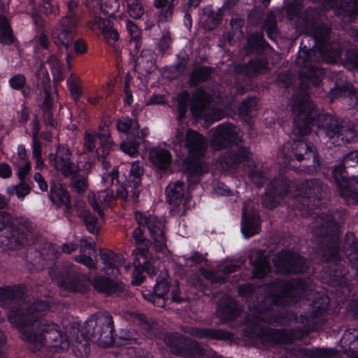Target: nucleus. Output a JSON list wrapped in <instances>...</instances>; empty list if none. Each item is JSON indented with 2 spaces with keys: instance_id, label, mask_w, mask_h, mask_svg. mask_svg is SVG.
I'll list each match as a JSON object with an SVG mask.
<instances>
[{
  "instance_id": "obj_1",
  "label": "nucleus",
  "mask_w": 358,
  "mask_h": 358,
  "mask_svg": "<svg viewBox=\"0 0 358 358\" xmlns=\"http://www.w3.org/2000/svg\"><path fill=\"white\" fill-rule=\"evenodd\" d=\"M48 303L42 300L31 306H25L10 316V322L21 328V338L27 343L29 349L35 352L46 345L56 351L67 350L73 336L64 334L55 323L41 320L43 313L48 310Z\"/></svg>"
},
{
  "instance_id": "obj_2",
  "label": "nucleus",
  "mask_w": 358,
  "mask_h": 358,
  "mask_svg": "<svg viewBox=\"0 0 358 358\" xmlns=\"http://www.w3.org/2000/svg\"><path fill=\"white\" fill-rule=\"evenodd\" d=\"M316 51L312 48L301 49L296 59V64L301 68L299 91L289 101V106L294 115L293 132L305 136L310 131L311 122L317 117L318 110L309 100L310 84L317 86L324 76V71L317 65L319 59Z\"/></svg>"
},
{
  "instance_id": "obj_3",
  "label": "nucleus",
  "mask_w": 358,
  "mask_h": 358,
  "mask_svg": "<svg viewBox=\"0 0 358 358\" xmlns=\"http://www.w3.org/2000/svg\"><path fill=\"white\" fill-rule=\"evenodd\" d=\"M327 303H313V309L310 313L301 315V329H275L265 324H285L287 320L283 314H276L273 310H266L255 313L250 321L249 327L251 333L264 344H287L308 334L310 331L319 329L323 324V316L327 310Z\"/></svg>"
},
{
  "instance_id": "obj_4",
  "label": "nucleus",
  "mask_w": 358,
  "mask_h": 358,
  "mask_svg": "<svg viewBox=\"0 0 358 358\" xmlns=\"http://www.w3.org/2000/svg\"><path fill=\"white\" fill-rule=\"evenodd\" d=\"M338 229V225L331 215L322 214L314 217L311 231L317 238L318 253L322 261L336 263L341 259Z\"/></svg>"
},
{
  "instance_id": "obj_5",
  "label": "nucleus",
  "mask_w": 358,
  "mask_h": 358,
  "mask_svg": "<svg viewBox=\"0 0 358 358\" xmlns=\"http://www.w3.org/2000/svg\"><path fill=\"white\" fill-rule=\"evenodd\" d=\"M332 175L339 195L348 204L358 203V150L345 155Z\"/></svg>"
},
{
  "instance_id": "obj_6",
  "label": "nucleus",
  "mask_w": 358,
  "mask_h": 358,
  "mask_svg": "<svg viewBox=\"0 0 358 358\" xmlns=\"http://www.w3.org/2000/svg\"><path fill=\"white\" fill-rule=\"evenodd\" d=\"M280 155L285 166H292L291 162L296 159L301 163L299 171L308 174L315 173L320 166V157L315 147L303 141L285 144Z\"/></svg>"
},
{
  "instance_id": "obj_7",
  "label": "nucleus",
  "mask_w": 358,
  "mask_h": 358,
  "mask_svg": "<svg viewBox=\"0 0 358 358\" xmlns=\"http://www.w3.org/2000/svg\"><path fill=\"white\" fill-rule=\"evenodd\" d=\"M318 125L334 145L348 143L356 136L353 125L348 120L331 114H322L319 116Z\"/></svg>"
},
{
  "instance_id": "obj_8",
  "label": "nucleus",
  "mask_w": 358,
  "mask_h": 358,
  "mask_svg": "<svg viewBox=\"0 0 358 358\" xmlns=\"http://www.w3.org/2000/svg\"><path fill=\"white\" fill-rule=\"evenodd\" d=\"M79 3L76 0L67 2V13L63 16L52 31V38L57 46L63 45L66 50L71 45L80 20L77 9Z\"/></svg>"
},
{
  "instance_id": "obj_9",
  "label": "nucleus",
  "mask_w": 358,
  "mask_h": 358,
  "mask_svg": "<svg viewBox=\"0 0 358 358\" xmlns=\"http://www.w3.org/2000/svg\"><path fill=\"white\" fill-rule=\"evenodd\" d=\"M113 317L106 312L94 314L86 322L87 335L101 347L107 348L113 344Z\"/></svg>"
},
{
  "instance_id": "obj_10",
  "label": "nucleus",
  "mask_w": 358,
  "mask_h": 358,
  "mask_svg": "<svg viewBox=\"0 0 358 358\" xmlns=\"http://www.w3.org/2000/svg\"><path fill=\"white\" fill-rule=\"evenodd\" d=\"M280 292L273 295L274 304L281 306H290L303 298H308L313 292L307 282L301 278L280 280L277 282Z\"/></svg>"
},
{
  "instance_id": "obj_11",
  "label": "nucleus",
  "mask_w": 358,
  "mask_h": 358,
  "mask_svg": "<svg viewBox=\"0 0 358 358\" xmlns=\"http://www.w3.org/2000/svg\"><path fill=\"white\" fill-rule=\"evenodd\" d=\"M117 129L127 134V140L120 145V149L130 156L136 155L140 140H143L145 134L143 131H140L138 124L136 120L124 118L117 122Z\"/></svg>"
},
{
  "instance_id": "obj_12",
  "label": "nucleus",
  "mask_w": 358,
  "mask_h": 358,
  "mask_svg": "<svg viewBox=\"0 0 358 358\" xmlns=\"http://www.w3.org/2000/svg\"><path fill=\"white\" fill-rule=\"evenodd\" d=\"M276 273L297 274L304 272L307 268L306 260L297 253L282 251L273 258Z\"/></svg>"
},
{
  "instance_id": "obj_13",
  "label": "nucleus",
  "mask_w": 358,
  "mask_h": 358,
  "mask_svg": "<svg viewBox=\"0 0 358 358\" xmlns=\"http://www.w3.org/2000/svg\"><path fill=\"white\" fill-rule=\"evenodd\" d=\"M59 252L51 243H44L38 248L31 247L28 249L25 260L35 266L36 269H41L52 266L58 258Z\"/></svg>"
},
{
  "instance_id": "obj_14",
  "label": "nucleus",
  "mask_w": 358,
  "mask_h": 358,
  "mask_svg": "<svg viewBox=\"0 0 358 358\" xmlns=\"http://www.w3.org/2000/svg\"><path fill=\"white\" fill-rule=\"evenodd\" d=\"M183 137V132L178 129L173 142L176 145H181L183 143L192 158H199L204 155L207 143L206 139L203 135L192 129H188L186 131L184 141Z\"/></svg>"
},
{
  "instance_id": "obj_15",
  "label": "nucleus",
  "mask_w": 358,
  "mask_h": 358,
  "mask_svg": "<svg viewBox=\"0 0 358 358\" xmlns=\"http://www.w3.org/2000/svg\"><path fill=\"white\" fill-rule=\"evenodd\" d=\"M211 131V146L216 150L224 149L241 141L240 129L231 124H221Z\"/></svg>"
},
{
  "instance_id": "obj_16",
  "label": "nucleus",
  "mask_w": 358,
  "mask_h": 358,
  "mask_svg": "<svg viewBox=\"0 0 358 358\" xmlns=\"http://www.w3.org/2000/svg\"><path fill=\"white\" fill-rule=\"evenodd\" d=\"M71 152L69 149L59 145L56 153L49 155V162L62 176H71L78 171V165L71 161Z\"/></svg>"
},
{
  "instance_id": "obj_17",
  "label": "nucleus",
  "mask_w": 358,
  "mask_h": 358,
  "mask_svg": "<svg viewBox=\"0 0 358 358\" xmlns=\"http://www.w3.org/2000/svg\"><path fill=\"white\" fill-rule=\"evenodd\" d=\"M290 187L289 180L280 177L272 181L267 187L262 199V203L266 208H275L287 194Z\"/></svg>"
},
{
  "instance_id": "obj_18",
  "label": "nucleus",
  "mask_w": 358,
  "mask_h": 358,
  "mask_svg": "<svg viewBox=\"0 0 358 358\" xmlns=\"http://www.w3.org/2000/svg\"><path fill=\"white\" fill-rule=\"evenodd\" d=\"M49 199L57 208L64 206V213L70 220L73 215L76 207L71 204V197L66 187L62 184L52 182L50 185Z\"/></svg>"
},
{
  "instance_id": "obj_19",
  "label": "nucleus",
  "mask_w": 358,
  "mask_h": 358,
  "mask_svg": "<svg viewBox=\"0 0 358 358\" xmlns=\"http://www.w3.org/2000/svg\"><path fill=\"white\" fill-rule=\"evenodd\" d=\"M22 294V293L21 290L17 287H6L0 288V301L2 303V306L11 309L10 313L8 316L9 320L10 316L13 312L22 308L25 306H31L36 301H35L30 303H20V297Z\"/></svg>"
},
{
  "instance_id": "obj_20",
  "label": "nucleus",
  "mask_w": 358,
  "mask_h": 358,
  "mask_svg": "<svg viewBox=\"0 0 358 358\" xmlns=\"http://www.w3.org/2000/svg\"><path fill=\"white\" fill-rule=\"evenodd\" d=\"M145 226L150 233L151 238L154 240L156 251L163 252L166 248L164 222L155 215H149L145 219Z\"/></svg>"
},
{
  "instance_id": "obj_21",
  "label": "nucleus",
  "mask_w": 358,
  "mask_h": 358,
  "mask_svg": "<svg viewBox=\"0 0 358 358\" xmlns=\"http://www.w3.org/2000/svg\"><path fill=\"white\" fill-rule=\"evenodd\" d=\"M327 193V187L320 179L314 178L303 182L300 194L313 202L323 199Z\"/></svg>"
},
{
  "instance_id": "obj_22",
  "label": "nucleus",
  "mask_w": 358,
  "mask_h": 358,
  "mask_svg": "<svg viewBox=\"0 0 358 358\" xmlns=\"http://www.w3.org/2000/svg\"><path fill=\"white\" fill-rule=\"evenodd\" d=\"M92 285L99 292L106 295L120 296L125 290L124 285L107 277H97L92 280Z\"/></svg>"
},
{
  "instance_id": "obj_23",
  "label": "nucleus",
  "mask_w": 358,
  "mask_h": 358,
  "mask_svg": "<svg viewBox=\"0 0 358 358\" xmlns=\"http://www.w3.org/2000/svg\"><path fill=\"white\" fill-rule=\"evenodd\" d=\"M100 258L103 264V271L107 275H117L120 273L119 267L124 264L121 255L111 250L101 248L99 250Z\"/></svg>"
},
{
  "instance_id": "obj_24",
  "label": "nucleus",
  "mask_w": 358,
  "mask_h": 358,
  "mask_svg": "<svg viewBox=\"0 0 358 358\" xmlns=\"http://www.w3.org/2000/svg\"><path fill=\"white\" fill-rule=\"evenodd\" d=\"M185 331L198 338L227 341L232 339V334L222 329L187 327Z\"/></svg>"
},
{
  "instance_id": "obj_25",
  "label": "nucleus",
  "mask_w": 358,
  "mask_h": 358,
  "mask_svg": "<svg viewBox=\"0 0 358 358\" xmlns=\"http://www.w3.org/2000/svg\"><path fill=\"white\" fill-rule=\"evenodd\" d=\"M164 341L173 354L188 357L189 355V339L178 334H172L166 335L164 337Z\"/></svg>"
},
{
  "instance_id": "obj_26",
  "label": "nucleus",
  "mask_w": 358,
  "mask_h": 358,
  "mask_svg": "<svg viewBox=\"0 0 358 358\" xmlns=\"http://www.w3.org/2000/svg\"><path fill=\"white\" fill-rule=\"evenodd\" d=\"M82 275L72 268L64 270L57 276L58 285L71 292H80L82 290Z\"/></svg>"
},
{
  "instance_id": "obj_27",
  "label": "nucleus",
  "mask_w": 358,
  "mask_h": 358,
  "mask_svg": "<svg viewBox=\"0 0 358 358\" xmlns=\"http://www.w3.org/2000/svg\"><path fill=\"white\" fill-rule=\"evenodd\" d=\"M169 291V282L166 279L157 281L153 292H145L143 293V297L152 302L157 307L165 308L167 299L165 296Z\"/></svg>"
},
{
  "instance_id": "obj_28",
  "label": "nucleus",
  "mask_w": 358,
  "mask_h": 358,
  "mask_svg": "<svg viewBox=\"0 0 358 358\" xmlns=\"http://www.w3.org/2000/svg\"><path fill=\"white\" fill-rule=\"evenodd\" d=\"M268 70V62L266 59L252 60L248 64H239L234 66L236 75H243L248 78L265 73Z\"/></svg>"
},
{
  "instance_id": "obj_29",
  "label": "nucleus",
  "mask_w": 358,
  "mask_h": 358,
  "mask_svg": "<svg viewBox=\"0 0 358 358\" xmlns=\"http://www.w3.org/2000/svg\"><path fill=\"white\" fill-rule=\"evenodd\" d=\"M0 241L6 250H16L24 247L27 241L23 232H20L14 226L5 233Z\"/></svg>"
},
{
  "instance_id": "obj_30",
  "label": "nucleus",
  "mask_w": 358,
  "mask_h": 358,
  "mask_svg": "<svg viewBox=\"0 0 358 358\" xmlns=\"http://www.w3.org/2000/svg\"><path fill=\"white\" fill-rule=\"evenodd\" d=\"M241 311V307L229 296L222 297L217 303V313L224 320L235 319Z\"/></svg>"
},
{
  "instance_id": "obj_31",
  "label": "nucleus",
  "mask_w": 358,
  "mask_h": 358,
  "mask_svg": "<svg viewBox=\"0 0 358 358\" xmlns=\"http://www.w3.org/2000/svg\"><path fill=\"white\" fill-rule=\"evenodd\" d=\"M133 317L138 322V325L148 338H152L161 336L162 327L157 321L143 313L137 312L133 313Z\"/></svg>"
},
{
  "instance_id": "obj_32",
  "label": "nucleus",
  "mask_w": 358,
  "mask_h": 358,
  "mask_svg": "<svg viewBox=\"0 0 358 358\" xmlns=\"http://www.w3.org/2000/svg\"><path fill=\"white\" fill-rule=\"evenodd\" d=\"M178 0H154L153 6L159 10L157 15V23L164 24L172 20L175 6Z\"/></svg>"
},
{
  "instance_id": "obj_33",
  "label": "nucleus",
  "mask_w": 358,
  "mask_h": 358,
  "mask_svg": "<svg viewBox=\"0 0 358 358\" xmlns=\"http://www.w3.org/2000/svg\"><path fill=\"white\" fill-rule=\"evenodd\" d=\"M241 230L245 237H250L259 231V216L255 211L248 212L243 208Z\"/></svg>"
},
{
  "instance_id": "obj_34",
  "label": "nucleus",
  "mask_w": 358,
  "mask_h": 358,
  "mask_svg": "<svg viewBox=\"0 0 358 358\" xmlns=\"http://www.w3.org/2000/svg\"><path fill=\"white\" fill-rule=\"evenodd\" d=\"M248 176L251 181L257 187L263 186L268 180L266 169L263 164L255 160L248 163Z\"/></svg>"
},
{
  "instance_id": "obj_35",
  "label": "nucleus",
  "mask_w": 358,
  "mask_h": 358,
  "mask_svg": "<svg viewBox=\"0 0 358 358\" xmlns=\"http://www.w3.org/2000/svg\"><path fill=\"white\" fill-rule=\"evenodd\" d=\"M250 152L245 147H241L237 152L227 153L222 157L221 165L223 169H231L243 162L249 159Z\"/></svg>"
},
{
  "instance_id": "obj_36",
  "label": "nucleus",
  "mask_w": 358,
  "mask_h": 358,
  "mask_svg": "<svg viewBox=\"0 0 358 358\" xmlns=\"http://www.w3.org/2000/svg\"><path fill=\"white\" fill-rule=\"evenodd\" d=\"M210 103V97L204 90L202 89L196 90L192 94L190 102V108L193 115L201 116Z\"/></svg>"
},
{
  "instance_id": "obj_37",
  "label": "nucleus",
  "mask_w": 358,
  "mask_h": 358,
  "mask_svg": "<svg viewBox=\"0 0 358 358\" xmlns=\"http://www.w3.org/2000/svg\"><path fill=\"white\" fill-rule=\"evenodd\" d=\"M149 158L152 164L159 170H166L171 162V153L164 148H152L150 151Z\"/></svg>"
},
{
  "instance_id": "obj_38",
  "label": "nucleus",
  "mask_w": 358,
  "mask_h": 358,
  "mask_svg": "<svg viewBox=\"0 0 358 358\" xmlns=\"http://www.w3.org/2000/svg\"><path fill=\"white\" fill-rule=\"evenodd\" d=\"M215 69L210 66L196 65L189 75L188 84L190 87H196L201 83L210 79L214 73Z\"/></svg>"
},
{
  "instance_id": "obj_39",
  "label": "nucleus",
  "mask_w": 358,
  "mask_h": 358,
  "mask_svg": "<svg viewBox=\"0 0 358 358\" xmlns=\"http://www.w3.org/2000/svg\"><path fill=\"white\" fill-rule=\"evenodd\" d=\"M166 195L171 205H180L184 197V182L180 180L170 182L166 188Z\"/></svg>"
},
{
  "instance_id": "obj_40",
  "label": "nucleus",
  "mask_w": 358,
  "mask_h": 358,
  "mask_svg": "<svg viewBox=\"0 0 358 358\" xmlns=\"http://www.w3.org/2000/svg\"><path fill=\"white\" fill-rule=\"evenodd\" d=\"M267 47L263 36L259 34H251L248 36L245 50L247 55L261 54Z\"/></svg>"
},
{
  "instance_id": "obj_41",
  "label": "nucleus",
  "mask_w": 358,
  "mask_h": 358,
  "mask_svg": "<svg viewBox=\"0 0 358 358\" xmlns=\"http://www.w3.org/2000/svg\"><path fill=\"white\" fill-rule=\"evenodd\" d=\"M352 92H355V89L350 83L344 82L341 78L337 79L335 87L329 92L331 101L340 97L351 98Z\"/></svg>"
},
{
  "instance_id": "obj_42",
  "label": "nucleus",
  "mask_w": 358,
  "mask_h": 358,
  "mask_svg": "<svg viewBox=\"0 0 358 358\" xmlns=\"http://www.w3.org/2000/svg\"><path fill=\"white\" fill-rule=\"evenodd\" d=\"M81 169L78 166V171L71 176H63L66 178H69V186L78 194H83L85 192L88 187L87 177L81 174Z\"/></svg>"
},
{
  "instance_id": "obj_43",
  "label": "nucleus",
  "mask_w": 358,
  "mask_h": 358,
  "mask_svg": "<svg viewBox=\"0 0 358 358\" xmlns=\"http://www.w3.org/2000/svg\"><path fill=\"white\" fill-rule=\"evenodd\" d=\"M346 253L348 261L352 266L358 263V243L356 241L355 234L348 232L345 236Z\"/></svg>"
},
{
  "instance_id": "obj_44",
  "label": "nucleus",
  "mask_w": 358,
  "mask_h": 358,
  "mask_svg": "<svg viewBox=\"0 0 358 358\" xmlns=\"http://www.w3.org/2000/svg\"><path fill=\"white\" fill-rule=\"evenodd\" d=\"M208 166L206 163L199 158H192L187 166V173L191 178H194L192 180L198 182L197 176L207 172Z\"/></svg>"
},
{
  "instance_id": "obj_45",
  "label": "nucleus",
  "mask_w": 358,
  "mask_h": 358,
  "mask_svg": "<svg viewBox=\"0 0 358 358\" xmlns=\"http://www.w3.org/2000/svg\"><path fill=\"white\" fill-rule=\"evenodd\" d=\"M78 215L83 220L87 230L92 234H97L101 228L95 215L87 210H81L78 212Z\"/></svg>"
},
{
  "instance_id": "obj_46",
  "label": "nucleus",
  "mask_w": 358,
  "mask_h": 358,
  "mask_svg": "<svg viewBox=\"0 0 358 358\" xmlns=\"http://www.w3.org/2000/svg\"><path fill=\"white\" fill-rule=\"evenodd\" d=\"M48 97H44L41 109L43 110V121L47 128L55 129L57 127V122L53 118L52 113V100H48Z\"/></svg>"
},
{
  "instance_id": "obj_47",
  "label": "nucleus",
  "mask_w": 358,
  "mask_h": 358,
  "mask_svg": "<svg viewBox=\"0 0 358 358\" xmlns=\"http://www.w3.org/2000/svg\"><path fill=\"white\" fill-rule=\"evenodd\" d=\"M132 236L141 255L145 257L152 244L150 241L144 236L141 227L136 228Z\"/></svg>"
},
{
  "instance_id": "obj_48",
  "label": "nucleus",
  "mask_w": 358,
  "mask_h": 358,
  "mask_svg": "<svg viewBox=\"0 0 358 358\" xmlns=\"http://www.w3.org/2000/svg\"><path fill=\"white\" fill-rule=\"evenodd\" d=\"M14 37L8 19L3 15L0 16V43L4 45L13 43Z\"/></svg>"
},
{
  "instance_id": "obj_49",
  "label": "nucleus",
  "mask_w": 358,
  "mask_h": 358,
  "mask_svg": "<svg viewBox=\"0 0 358 358\" xmlns=\"http://www.w3.org/2000/svg\"><path fill=\"white\" fill-rule=\"evenodd\" d=\"M257 101L255 97L243 100L238 108L239 113L243 117H252L257 110Z\"/></svg>"
},
{
  "instance_id": "obj_50",
  "label": "nucleus",
  "mask_w": 358,
  "mask_h": 358,
  "mask_svg": "<svg viewBox=\"0 0 358 358\" xmlns=\"http://www.w3.org/2000/svg\"><path fill=\"white\" fill-rule=\"evenodd\" d=\"M263 29L271 40H275L278 35L276 17L273 13H268L263 24Z\"/></svg>"
},
{
  "instance_id": "obj_51",
  "label": "nucleus",
  "mask_w": 358,
  "mask_h": 358,
  "mask_svg": "<svg viewBox=\"0 0 358 358\" xmlns=\"http://www.w3.org/2000/svg\"><path fill=\"white\" fill-rule=\"evenodd\" d=\"M204 14L206 15V18L203 22V29L211 31L220 24L222 17L217 12L206 10Z\"/></svg>"
},
{
  "instance_id": "obj_52",
  "label": "nucleus",
  "mask_w": 358,
  "mask_h": 358,
  "mask_svg": "<svg viewBox=\"0 0 358 358\" xmlns=\"http://www.w3.org/2000/svg\"><path fill=\"white\" fill-rule=\"evenodd\" d=\"M129 15L134 19H139L144 14V8L139 0H125Z\"/></svg>"
},
{
  "instance_id": "obj_53",
  "label": "nucleus",
  "mask_w": 358,
  "mask_h": 358,
  "mask_svg": "<svg viewBox=\"0 0 358 358\" xmlns=\"http://www.w3.org/2000/svg\"><path fill=\"white\" fill-rule=\"evenodd\" d=\"M189 101V94L184 90L178 94V101L177 104V110L178 113L177 119L180 121L184 118L187 111L188 103Z\"/></svg>"
},
{
  "instance_id": "obj_54",
  "label": "nucleus",
  "mask_w": 358,
  "mask_h": 358,
  "mask_svg": "<svg viewBox=\"0 0 358 358\" xmlns=\"http://www.w3.org/2000/svg\"><path fill=\"white\" fill-rule=\"evenodd\" d=\"M343 339L349 342L350 348L355 350V358H358V329H350L345 331Z\"/></svg>"
},
{
  "instance_id": "obj_55",
  "label": "nucleus",
  "mask_w": 358,
  "mask_h": 358,
  "mask_svg": "<svg viewBox=\"0 0 358 358\" xmlns=\"http://www.w3.org/2000/svg\"><path fill=\"white\" fill-rule=\"evenodd\" d=\"M269 271L270 268L268 261L263 257H258L255 261V277L257 278H262Z\"/></svg>"
},
{
  "instance_id": "obj_56",
  "label": "nucleus",
  "mask_w": 358,
  "mask_h": 358,
  "mask_svg": "<svg viewBox=\"0 0 358 358\" xmlns=\"http://www.w3.org/2000/svg\"><path fill=\"white\" fill-rule=\"evenodd\" d=\"M329 1L336 6L345 9L352 15L358 14V0H329Z\"/></svg>"
},
{
  "instance_id": "obj_57",
  "label": "nucleus",
  "mask_w": 358,
  "mask_h": 358,
  "mask_svg": "<svg viewBox=\"0 0 358 358\" xmlns=\"http://www.w3.org/2000/svg\"><path fill=\"white\" fill-rule=\"evenodd\" d=\"M120 8L118 0H107L104 4L101 6V10L110 17H115Z\"/></svg>"
},
{
  "instance_id": "obj_58",
  "label": "nucleus",
  "mask_w": 358,
  "mask_h": 358,
  "mask_svg": "<svg viewBox=\"0 0 358 358\" xmlns=\"http://www.w3.org/2000/svg\"><path fill=\"white\" fill-rule=\"evenodd\" d=\"M20 232H23L26 236V240L28 242L29 239L32 237L36 231V226L29 220H22L17 225H13Z\"/></svg>"
},
{
  "instance_id": "obj_59",
  "label": "nucleus",
  "mask_w": 358,
  "mask_h": 358,
  "mask_svg": "<svg viewBox=\"0 0 358 358\" xmlns=\"http://www.w3.org/2000/svg\"><path fill=\"white\" fill-rule=\"evenodd\" d=\"M308 355L314 358H331L338 355L334 348H316L309 352Z\"/></svg>"
},
{
  "instance_id": "obj_60",
  "label": "nucleus",
  "mask_w": 358,
  "mask_h": 358,
  "mask_svg": "<svg viewBox=\"0 0 358 358\" xmlns=\"http://www.w3.org/2000/svg\"><path fill=\"white\" fill-rule=\"evenodd\" d=\"M212 350H208L205 348L201 345H199L197 343H194L190 340L189 344V355L188 357L192 356H197L199 357H209L212 353Z\"/></svg>"
},
{
  "instance_id": "obj_61",
  "label": "nucleus",
  "mask_w": 358,
  "mask_h": 358,
  "mask_svg": "<svg viewBox=\"0 0 358 358\" xmlns=\"http://www.w3.org/2000/svg\"><path fill=\"white\" fill-rule=\"evenodd\" d=\"M331 28L327 24L318 26L314 31V37L316 41L324 44L330 33Z\"/></svg>"
},
{
  "instance_id": "obj_62",
  "label": "nucleus",
  "mask_w": 358,
  "mask_h": 358,
  "mask_svg": "<svg viewBox=\"0 0 358 358\" xmlns=\"http://www.w3.org/2000/svg\"><path fill=\"white\" fill-rule=\"evenodd\" d=\"M107 136H108L106 134H98V138L100 139L101 146L96 149V154L99 159L106 158L110 152V149L113 144L112 142L108 141L104 143L103 141V138L106 137V138H107Z\"/></svg>"
},
{
  "instance_id": "obj_63",
  "label": "nucleus",
  "mask_w": 358,
  "mask_h": 358,
  "mask_svg": "<svg viewBox=\"0 0 358 358\" xmlns=\"http://www.w3.org/2000/svg\"><path fill=\"white\" fill-rule=\"evenodd\" d=\"M78 80L79 79L73 76H71L67 80V84L74 101L78 100L82 94Z\"/></svg>"
},
{
  "instance_id": "obj_64",
  "label": "nucleus",
  "mask_w": 358,
  "mask_h": 358,
  "mask_svg": "<svg viewBox=\"0 0 358 358\" xmlns=\"http://www.w3.org/2000/svg\"><path fill=\"white\" fill-rule=\"evenodd\" d=\"M30 192V187L28 185L22 182L17 185L13 186L7 189L9 195H17L19 198H24Z\"/></svg>"
}]
</instances>
